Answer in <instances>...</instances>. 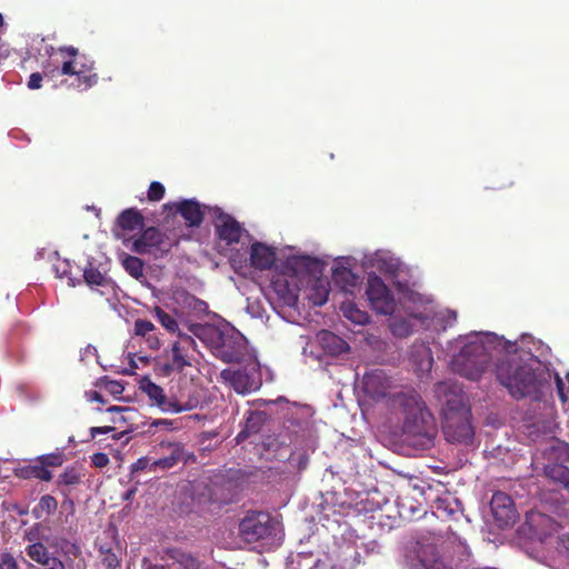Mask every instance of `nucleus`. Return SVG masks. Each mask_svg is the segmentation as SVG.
Here are the masks:
<instances>
[{"instance_id": "nucleus-1", "label": "nucleus", "mask_w": 569, "mask_h": 569, "mask_svg": "<svg viewBox=\"0 0 569 569\" xmlns=\"http://www.w3.org/2000/svg\"><path fill=\"white\" fill-rule=\"evenodd\" d=\"M452 345L459 349L451 359L456 373L478 380L497 359V379L515 399L539 400L551 379L549 368L539 358L549 347L530 336L523 335L519 343L490 331H475L460 336Z\"/></svg>"}, {"instance_id": "nucleus-2", "label": "nucleus", "mask_w": 569, "mask_h": 569, "mask_svg": "<svg viewBox=\"0 0 569 569\" xmlns=\"http://www.w3.org/2000/svg\"><path fill=\"white\" fill-rule=\"evenodd\" d=\"M388 402L391 413L401 422L407 446L419 451L433 447L438 433L436 420L419 393L413 390L395 392Z\"/></svg>"}, {"instance_id": "nucleus-3", "label": "nucleus", "mask_w": 569, "mask_h": 569, "mask_svg": "<svg viewBox=\"0 0 569 569\" xmlns=\"http://www.w3.org/2000/svg\"><path fill=\"white\" fill-rule=\"evenodd\" d=\"M433 396L441 407L442 430L449 442L469 445L473 439L470 408L459 383L447 380L433 387Z\"/></svg>"}, {"instance_id": "nucleus-4", "label": "nucleus", "mask_w": 569, "mask_h": 569, "mask_svg": "<svg viewBox=\"0 0 569 569\" xmlns=\"http://www.w3.org/2000/svg\"><path fill=\"white\" fill-rule=\"evenodd\" d=\"M308 407L293 405L289 408L279 433L264 435L261 445L274 459L283 461L291 448L315 446V433Z\"/></svg>"}, {"instance_id": "nucleus-5", "label": "nucleus", "mask_w": 569, "mask_h": 569, "mask_svg": "<svg viewBox=\"0 0 569 569\" xmlns=\"http://www.w3.org/2000/svg\"><path fill=\"white\" fill-rule=\"evenodd\" d=\"M190 331L209 346L213 355L223 362L239 363L247 355V339L230 323H196L190 327Z\"/></svg>"}, {"instance_id": "nucleus-6", "label": "nucleus", "mask_w": 569, "mask_h": 569, "mask_svg": "<svg viewBox=\"0 0 569 569\" xmlns=\"http://www.w3.org/2000/svg\"><path fill=\"white\" fill-rule=\"evenodd\" d=\"M319 260L310 256H292L287 259L286 269L291 271L290 279L287 276H279L272 281V289L288 307H296L298 302L299 288L296 277L303 273H313L318 270Z\"/></svg>"}, {"instance_id": "nucleus-7", "label": "nucleus", "mask_w": 569, "mask_h": 569, "mask_svg": "<svg viewBox=\"0 0 569 569\" xmlns=\"http://www.w3.org/2000/svg\"><path fill=\"white\" fill-rule=\"evenodd\" d=\"M278 522L267 512L248 511L239 522V535L249 543L276 537Z\"/></svg>"}, {"instance_id": "nucleus-8", "label": "nucleus", "mask_w": 569, "mask_h": 569, "mask_svg": "<svg viewBox=\"0 0 569 569\" xmlns=\"http://www.w3.org/2000/svg\"><path fill=\"white\" fill-rule=\"evenodd\" d=\"M220 377L240 395L253 392L261 387L259 363L251 358L242 367L223 369L220 372Z\"/></svg>"}, {"instance_id": "nucleus-9", "label": "nucleus", "mask_w": 569, "mask_h": 569, "mask_svg": "<svg viewBox=\"0 0 569 569\" xmlns=\"http://www.w3.org/2000/svg\"><path fill=\"white\" fill-rule=\"evenodd\" d=\"M170 247L164 234L159 229L150 227L133 240L131 249L138 254H150L154 259H159L169 252Z\"/></svg>"}, {"instance_id": "nucleus-10", "label": "nucleus", "mask_w": 569, "mask_h": 569, "mask_svg": "<svg viewBox=\"0 0 569 569\" xmlns=\"http://www.w3.org/2000/svg\"><path fill=\"white\" fill-rule=\"evenodd\" d=\"M366 295L376 312L385 316L392 315L395 312L396 301L393 295L378 276L370 274L368 277Z\"/></svg>"}, {"instance_id": "nucleus-11", "label": "nucleus", "mask_w": 569, "mask_h": 569, "mask_svg": "<svg viewBox=\"0 0 569 569\" xmlns=\"http://www.w3.org/2000/svg\"><path fill=\"white\" fill-rule=\"evenodd\" d=\"M410 551L415 553L416 561L423 569H455L438 551L435 543L417 540L411 543Z\"/></svg>"}, {"instance_id": "nucleus-12", "label": "nucleus", "mask_w": 569, "mask_h": 569, "mask_svg": "<svg viewBox=\"0 0 569 569\" xmlns=\"http://www.w3.org/2000/svg\"><path fill=\"white\" fill-rule=\"evenodd\" d=\"M234 483L223 477H217L209 485L202 488L200 502L213 503L217 506L232 502L234 497Z\"/></svg>"}, {"instance_id": "nucleus-13", "label": "nucleus", "mask_w": 569, "mask_h": 569, "mask_svg": "<svg viewBox=\"0 0 569 569\" xmlns=\"http://www.w3.org/2000/svg\"><path fill=\"white\" fill-rule=\"evenodd\" d=\"M209 211L214 216V226L219 238L227 244L237 243L243 232L240 224L218 207L210 208Z\"/></svg>"}, {"instance_id": "nucleus-14", "label": "nucleus", "mask_w": 569, "mask_h": 569, "mask_svg": "<svg viewBox=\"0 0 569 569\" xmlns=\"http://www.w3.org/2000/svg\"><path fill=\"white\" fill-rule=\"evenodd\" d=\"M140 389L164 412L179 413L192 409V406H182L177 401L168 400L163 389L152 382L148 377L140 380Z\"/></svg>"}, {"instance_id": "nucleus-15", "label": "nucleus", "mask_w": 569, "mask_h": 569, "mask_svg": "<svg viewBox=\"0 0 569 569\" xmlns=\"http://www.w3.org/2000/svg\"><path fill=\"white\" fill-rule=\"evenodd\" d=\"M159 450L162 453L160 458L156 459L159 471H167L181 462L186 463L188 460L184 446L180 442L161 441Z\"/></svg>"}, {"instance_id": "nucleus-16", "label": "nucleus", "mask_w": 569, "mask_h": 569, "mask_svg": "<svg viewBox=\"0 0 569 569\" xmlns=\"http://www.w3.org/2000/svg\"><path fill=\"white\" fill-rule=\"evenodd\" d=\"M490 508L500 527H508L515 523L517 519V511L511 498L507 493L501 491L493 493L490 501Z\"/></svg>"}, {"instance_id": "nucleus-17", "label": "nucleus", "mask_w": 569, "mask_h": 569, "mask_svg": "<svg viewBox=\"0 0 569 569\" xmlns=\"http://www.w3.org/2000/svg\"><path fill=\"white\" fill-rule=\"evenodd\" d=\"M362 383L365 392L373 399L383 397L390 399L392 396L388 391L391 386V380L382 369H372L366 372Z\"/></svg>"}, {"instance_id": "nucleus-18", "label": "nucleus", "mask_w": 569, "mask_h": 569, "mask_svg": "<svg viewBox=\"0 0 569 569\" xmlns=\"http://www.w3.org/2000/svg\"><path fill=\"white\" fill-rule=\"evenodd\" d=\"M164 209L179 212L189 227H199L203 220L204 210L210 207L201 208L200 203L193 199H187L181 202L166 203Z\"/></svg>"}, {"instance_id": "nucleus-19", "label": "nucleus", "mask_w": 569, "mask_h": 569, "mask_svg": "<svg viewBox=\"0 0 569 569\" xmlns=\"http://www.w3.org/2000/svg\"><path fill=\"white\" fill-rule=\"evenodd\" d=\"M366 267L376 268L377 270L396 276L400 268V261L389 251L377 250L373 253L366 254L363 258Z\"/></svg>"}, {"instance_id": "nucleus-20", "label": "nucleus", "mask_w": 569, "mask_h": 569, "mask_svg": "<svg viewBox=\"0 0 569 569\" xmlns=\"http://www.w3.org/2000/svg\"><path fill=\"white\" fill-rule=\"evenodd\" d=\"M408 315L409 318L393 317L390 319L389 327L393 336L406 338L415 330L412 320L420 321L421 325H425V321L428 319L422 312L410 311Z\"/></svg>"}, {"instance_id": "nucleus-21", "label": "nucleus", "mask_w": 569, "mask_h": 569, "mask_svg": "<svg viewBox=\"0 0 569 569\" xmlns=\"http://www.w3.org/2000/svg\"><path fill=\"white\" fill-rule=\"evenodd\" d=\"M250 260L256 269L267 270L274 264L276 252L272 248L261 242H256L251 247Z\"/></svg>"}, {"instance_id": "nucleus-22", "label": "nucleus", "mask_w": 569, "mask_h": 569, "mask_svg": "<svg viewBox=\"0 0 569 569\" xmlns=\"http://www.w3.org/2000/svg\"><path fill=\"white\" fill-rule=\"evenodd\" d=\"M317 340L323 351L330 356H339L349 350L348 343L342 338L328 330H321L317 335Z\"/></svg>"}, {"instance_id": "nucleus-23", "label": "nucleus", "mask_w": 569, "mask_h": 569, "mask_svg": "<svg viewBox=\"0 0 569 569\" xmlns=\"http://www.w3.org/2000/svg\"><path fill=\"white\" fill-rule=\"evenodd\" d=\"M332 279L337 286L349 293H352L359 283V277L345 266L335 267Z\"/></svg>"}, {"instance_id": "nucleus-24", "label": "nucleus", "mask_w": 569, "mask_h": 569, "mask_svg": "<svg viewBox=\"0 0 569 569\" xmlns=\"http://www.w3.org/2000/svg\"><path fill=\"white\" fill-rule=\"evenodd\" d=\"M266 421V413L261 411H249L242 430L237 436V442L243 441L250 436L257 435Z\"/></svg>"}, {"instance_id": "nucleus-25", "label": "nucleus", "mask_w": 569, "mask_h": 569, "mask_svg": "<svg viewBox=\"0 0 569 569\" xmlns=\"http://www.w3.org/2000/svg\"><path fill=\"white\" fill-rule=\"evenodd\" d=\"M166 566L167 569H199V562L194 557L179 550L169 552Z\"/></svg>"}, {"instance_id": "nucleus-26", "label": "nucleus", "mask_w": 569, "mask_h": 569, "mask_svg": "<svg viewBox=\"0 0 569 569\" xmlns=\"http://www.w3.org/2000/svg\"><path fill=\"white\" fill-rule=\"evenodd\" d=\"M315 448H316V445L311 448L299 446V448L296 449L292 447L291 450L288 452L287 458H284L283 461H287L291 469H295L300 472V471L305 470L308 466V462H309L308 451H313Z\"/></svg>"}, {"instance_id": "nucleus-27", "label": "nucleus", "mask_w": 569, "mask_h": 569, "mask_svg": "<svg viewBox=\"0 0 569 569\" xmlns=\"http://www.w3.org/2000/svg\"><path fill=\"white\" fill-rule=\"evenodd\" d=\"M14 473L17 477L22 479L37 478L42 481H50L52 479L51 471L44 468L41 463L16 468Z\"/></svg>"}, {"instance_id": "nucleus-28", "label": "nucleus", "mask_w": 569, "mask_h": 569, "mask_svg": "<svg viewBox=\"0 0 569 569\" xmlns=\"http://www.w3.org/2000/svg\"><path fill=\"white\" fill-rule=\"evenodd\" d=\"M118 224L123 230L133 231L142 227L143 218L138 210L133 208L126 209L118 217Z\"/></svg>"}, {"instance_id": "nucleus-29", "label": "nucleus", "mask_w": 569, "mask_h": 569, "mask_svg": "<svg viewBox=\"0 0 569 569\" xmlns=\"http://www.w3.org/2000/svg\"><path fill=\"white\" fill-rule=\"evenodd\" d=\"M83 278L86 283L93 288L97 287H106L109 284V278L100 272L97 268L93 267L92 262H89L88 266L83 270Z\"/></svg>"}, {"instance_id": "nucleus-30", "label": "nucleus", "mask_w": 569, "mask_h": 569, "mask_svg": "<svg viewBox=\"0 0 569 569\" xmlns=\"http://www.w3.org/2000/svg\"><path fill=\"white\" fill-rule=\"evenodd\" d=\"M57 508L58 502L56 498L50 495H44L40 498L39 503L33 508L32 515L36 519H41L44 515H53Z\"/></svg>"}, {"instance_id": "nucleus-31", "label": "nucleus", "mask_w": 569, "mask_h": 569, "mask_svg": "<svg viewBox=\"0 0 569 569\" xmlns=\"http://www.w3.org/2000/svg\"><path fill=\"white\" fill-rule=\"evenodd\" d=\"M83 477V473L80 471L79 468L74 466L67 467L64 471L59 475L57 479V485L59 487H62L64 489H68V487L76 486L81 482V479Z\"/></svg>"}, {"instance_id": "nucleus-32", "label": "nucleus", "mask_w": 569, "mask_h": 569, "mask_svg": "<svg viewBox=\"0 0 569 569\" xmlns=\"http://www.w3.org/2000/svg\"><path fill=\"white\" fill-rule=\"evenodd\" d=\"M26 555L33 560L34 562L43 566L47 562L50 561V559L53 557L50 555L48 549L41 543L36 542L27 546L26 548Z\"/></svg>"}, {"instance_id": "nucleus-33", "label": "nucleus", "mask_w": 569, "mask_h": 569, "mask_svg": "<svg viewBox=\"0 0 569 569\" xmlns=\"http://www.w3.org/2000/svg\"><path fill=\"white\" fill-rule=\"evenodd\" d=\"M172 352V367L173 369H177V372H181L184 367H191L192 366V359L189 353V351L180 348L176 343H172L171 347Z\"/></svg>"}, {"instance_id": "nucleus-34", "label": "nucleus", "mask_w": 569, "mask_h": 569, "mask_svg": "<svg viewBox=\"0 0 569 569\" xmlns=\"http://www.w3.org/2000/svg\"><path fill=\"white\" fill-rule=\"evenodd\" d=\"M118 415L119 417L112 419L113 423H127L130 426V431L137 430L139 428L138 419L140 418V413L137 409L127 407Z\"/></svg>"}, {"instance_id": "nucleus-35", "label": "nucleus", "mask_w": 569, "mask_h": 569, "mask_svg": "<svg viewBox=\"0 0 569 569\" xmlns=\"http://www.w3.org/2000/svg\"><path fill=\"white\" fill-rule=\"evenodd\" d=\"M122 267L134 279L143 277V262L138 257L127 254L122 259Z\"/></svg>"}, {"instance_id": "nucleus-36", "label": "nucleus", "mask_w": 569, "mask_h": 569, "mask_svg": "<svg viewBox=\"0 0 569 569\" xmlns=\"http://www.w3.org/2000/svg\"><path fill=\"white\" fill-rule=\"evenodd\" d=\"M141 471H148L152 473L158 472L159 469L158 466H156V459L141 457L130 466V473L132 479Z\"/></svg>"}, {"instance_id": "nucleus-37", "label": "nucleus", "mask_w": 569, "mask_h": 569, "mask_svg": "<svg viewBox=\"0 0 569 569\" xmlns=\"http://www.w3.org/2000/svg\"><path fill=\"white\" fill-rule=\"evenodd\" d=\"M99 558L106 569H117L120 566L118 555L110 547L100 546Z\"/></svg>"}, {"instance_id": "nucleus-38", "label": "nucleus", "mask_w": 569, "mask_h": 569, "mask_svg": "<svg viewBox=\"0 0 569 569\" xmlns=\"http://www.w3.org/2000/svg\"><path fill=\"white\" fill-rule=\"evenodd\" d=\"M58 551H60L64 556H78L80 552V548L72 541L68 540L64 537H56L51 543Z\"/></svg>"}, {"instance_id": "nucleus-39", "label": "nucleus", "mask_w": 569, "mask_h": 569, "mask_svg": "<svg viewBox=\"0 0 569 569\" xmlns=\"http://www.w3.org/2000/svg\"><path fill=\"white\" fill-rule=\"evenodd\" d=\"M157 320L169 331L176 332L179 329L177 320L159 307L154 308Z\"/></svg>"}, {"instance_id": "nucleus-40", "label": "nucleus", "mask_w": 569, "mask_h": 569, "mask_svg": "<svg viewBox=\"0 0 569 569\" xmlns=\"http://www.w3.org/2000/svg\"><path fill=\"white\" fill-rule=\"evenodd\" d=\"M457 541V552H458V566H461L462 568L467 569V563L469 562L471 558V551L469 546L459 537H455L453 542Z\"/></svg>"}, {"instance_id": "nucleus-41", "label": "nucleus", "mask_w": 569, "mask_h": 569, "mask_svg": "<svg viewBox=\"0 0 569 569\" xmlns=\"http://www.w3.org/2000/svg\"><path fill=\"white\" fill-rule=\"evenodd\" d=\"M77 78L69 84L76 89H88L94 86L98 81V76L96 73L92 74H83L76 76Z\"/></svg>"}, {"instance_id": "nucleus-42", "label": "nucleus", "mask_w": 569, "mask_h": 569, "mask_svg": "<svg viewBox=\"0 0 569 569\" xmlns=\"http://www.w3.org/2000/svg\"><path fill=\"white\" fill-rule=\"evenodd\" d=\"M184 305L198 315H202L208 311L207 302L191 295L186 296Z\"/></svg>"}, {"instance_id": "nucleus-43", "label": "nucleus", "mask_w": 569, "mask_h": 569, "mask_svg": "<svg viewBox=\"0 0 569 569\" xmlns=\"http://www.w3.org/2000/svg\"><path fill=\"white\" fill-rule=\"evenodd\" d=\"M550 477L562 483L565 487L569 486V469L562 465H557L550 470Z\"/></svg>"}, {"instance_id": "nucleus-44", "label": "nucleus", "mask_w": 569, "mask_h": 569, "mask_svg": "<svg viewBox=\"0 0 569 569\" xmlns=\"http://www.w3.org/2000/svg\"><path fill=\"white\" fill-rule=\"evenodd\" d=\"M39 462L44 467H59L63 463V453L53 452L49 455H43L38 458Z\"/></svg>"}, {"instance_id": "nucleus-45", "label": "nucleus", "mask_w": 569, "mask_h": 569, "mask_svg": "<svg viewBox=\"0 0 569 569\" xmlns=\"http://www.w3.org/2000/svg\"><path fill=\"white\" fill-rule=\"evenodd\" d=\"M154 329V325L149 320L137 319L134 321V333L137 336L148 337Z\"/></svg>"}, {"instance_id": "nucleus-46", "label": "nucleus", "mask_w": 569, "mask_h": 569, "mask_svg": "<svg viewBox=\"0 0 569 569\" xmlns=\"http://www.w3.org/2000/svg\"><path fill=\"white\" fill-rule=\"evenodd\" d=\"M437 322L442 323V330H446L447 327H451L457 320V313L452 310H447L437 316Z\"/></svg>"}, {"instance_id": "nucleus-47", "label": "nucleus", "mask_w": 569, "mask_h": 569, "mask_svg": "<svg viewBox=\"0 0 569 569\" xmlns=\"http://www.w3.org/2000/svg\"><path fill=\"white\" fill-rule=\"evenodd\" d=\"M164 196V187L158 181L151 182L148 191V197L152 201H158Z\"/></svg>"}, {"instance_id": "nucleus-48", "label": "nucleus", "mask_w": 569, "mask_h": 569, "mask_svg": "<svg viewBox=\"0 0 569 569\" xmlns=\"http://www.w3.org/2000/svg\"><path fill=\"white\" fill-rule=\"evenodd\" d=\"M0 569H19L16 558L10 552H0Z\"/></svg>"}, {"instance_id": "nucleus-49", "label": "nucleus", "mask_w": 569, "mask_h": 569, "mask_svg": "<svg viewBox=\"0 0 569 569\" xmlns=\"http://www.w3.org/2000/svg\"><path fill=\"white\" fill-rule=\"evenodd\" d=\"M78 64L79 62L74 60L63 62L61 69H59V74L80 76L83 71L77 70Z\"/></svg>"}, {"instance_id": "nucleus-50", "label": "nucleus", "mask_w": 569, "mask_h": 569, "mask_svg": "<svg viewBox=\"0 0 569 569\" xmlns=\"http://www.w3.org/2000/svg\"><path fill=\"white\" fill-rule=\"evenodd\" d=\"M174 343L187 351L194 350L197 347L194 339L184 333H179V340Z\"/></svg>"}, {"instance_id": "nucleus-51", "label": "nucleus", "mask_w": 569, "mask_h": 569, "mask_svg": "<svg viewBox=\"0 0 569 569\" xmlns=\"http://www.w3.org/2000/svg\"><path fill=\"white\" fill-rule=\"evenodd\" d=\"M103 385H104V389L112 396H120L124 390L123 385L116 380H107L106 379L103 381Z\"/></svg>"}, {"instance_id": "nucleus-52", "label": "nucleus", "mask_w": 569, "mask_h": 569, "mask_svg": "<svg viewBox=\"0 0 569 569\" xmlns=\"http://www.w3.org/2000/svg\"><path fill=\"white\" fill-rule=\"evenodd\" d=\"M346 317H348L351 321L363 325L368 321L367 313L359 311V310H352L350 309L348 313H346Z\"/></svg>"}, {"instance_id": "nucleus-53", "label": "nucleus", "mask_w": 569, "mask_h": 569, "mask_svg": "<svg viewBox=\"0 0 569 569\" xmlns=\"http://www.w3.org/2000/svg\"><path fill=\"white\" fill-rule=\"evenodd\" d=\"M91 462L97 468H103L110 462V460L108 455L103 452H97L91 456Z\"/></svg>"}, {"instance_id": "nucleus-54", "label": "nucleus", "mask_w": 569, "mask_h": 569, "mask_svg": "<svg viewBox=\"0 0 569 569\" xmlns=\"http://www.w3.org/2000/svg\"><path fill=\"white\" fill-rule=\"evenodd\" d=\"M42 69H43V76L44 77H50V78H53L59 74V67L57 63L48 60L46 63H43L42 66Z\"/></svg>"}, {"instance_id": "nucleus-55", "label": "nucleus", "mask_w": 569, "mask_h": 569, "mask_svg": "<svg viewBox=\"0 0 569 569\" xmlns=\"http://www.w3.org/2000/svg\"><path fill=\"white\" fill-rule=\"evenodd\" d=\"M43 74L40 72H33L29 77L28 88L31 90L40 89L42 83Z\"/></svg>"}, {"instance_id": "nucleus-56", "label": "nucleus", "mask_w": 569, "mask_h": 569, "mask_svg": "<svg viewBox=\"0 0 569 569\" xmlns=\"http://www.w3.org/2000/svg\"><path fill=\"white\" fill-rule=\"evenodd\" d=\"M60 492L64 497V499L62 501V507L70 510V512H73L74 503H73V500L69 497V493H70L69 489L61 488Z\"/></svg>"}, {"instance_id": "nucleus-57", "label": "nucleus", "mask_w": 569, "mask_h": 569, "mask_svg": "<svg viewBox=\"0 0 569 569\" xmlns=\"http://www.w3.org/2000/svg\"><path fill=\"white\" fill-rule=\"evenodd\" d=\"M114 428L113 427H109V426H106V427H91L90 428V435L92 438H96L98 435H107L111 431H113Z\"/></svg>"}, {"instance_id": "nucleus-58", "label": "nucleus", "mask_w": 569, "mask_h": 569, "mask_svg": "<svg viewBox=\"0 0 569 569\" xmlns=\"http://www.w3.org/2000/svg\"><path fill=\"white\" fill-rule=\"evenodd\" d=\"M150 427H154V428H163V429H171L172 427V421L168 420V419H154L150 422Z\"/></svg>"}, {"instance_id": "nucleus-59", "label": "nucleus", "mask_w": 569, "mask_h": 569, "mask_svg": "<svg viewBox=\"0 0 569 569\" xmlns=\"http://www.w3.org/2000/svg\"><path fill=\"white\" fill-rule=\"evenodd\" d=\"M555 378H556V385H557L558 393H559V396H560V398L562 400H566V396H565V392H563L565 383H563L562 379L559 377L558 373L555 375Z\"/></svg>"}, {"instance_id": "nucleus-60", "label": "nucleus", "mask_w": 569, "mask_h": 569, "mask_svg": "<svg viewBox=\"0 0 569 569\" xmlns=\"http://www.w3.org/2000/svg\"><path fill=\"white\" fill-rule=\"evenodd\" d=\"M328 300V290L323 289L321 292L318 293V297L313 300V303L317 306H322Z\"/></svg>"}, {"instance_id": "nucleus-61", "label": "nucleus", "mask_w": 569, "mask_h": 569, "mask_svg": "<svg viewBox=\"0 0 569 569\" xmlns=\"http://www.w3.org/2000/svg\"><path fill=\"white\" fill-rule=\"evenodd\" d=\"M142 569H167V566H166V563L164 565H156V563L148 561L147 559H143L142 560Z\"/></svg>"}, {"instance_id": "nucleus-62", "label": "nucleus", "mask_w": 569, "mask_h": 569, "mask_svg": "<svg viewBox=\"0 0 569 569\" xmlns=\"http://www.w3.org/2000/svg\"><path fill=\"white\" fill-rule=\"evenodd\" d=\"M97 353H98L97 348H96L94 346L89 345V346H87V347H86V349H84V350H83V352H82V359H83L84 357H89V356H93V357H96V356H97Z\"/></svg>"}, {"instance_id": "nucleus-63", "label": "nucleus", "mask_w": 569, "mask_h": 569, "mask_svg": "<svg viewBox=\"0 0 569 569\" xmlns=\"http://www.w3.org/2000/svg\"><path fill=\"white\" fill-rule=\"evenodd\" d=\"M59 51L60 52H66L68 53L70 57H76L78 54V49L72 47V46H68V47H60L59 48Z\"/></svg>"}, {"instance_id": "nucleus-64", "label": "nucleus", "mask_w": 569, "mask_h": 569, "mask_svg": "<svg viewBox=\"0 0 569 569\" xmlns=\"http://www.w3.org/2000/svg\"><path fill=\"white\" fill-rule=\"evenodd\" d=\"M89 400L90 401H96V402H100V403H106V400L104 398L102 397L101 393L97 392V391H92L89 396Z\"/></svg>"}]
</instances>
